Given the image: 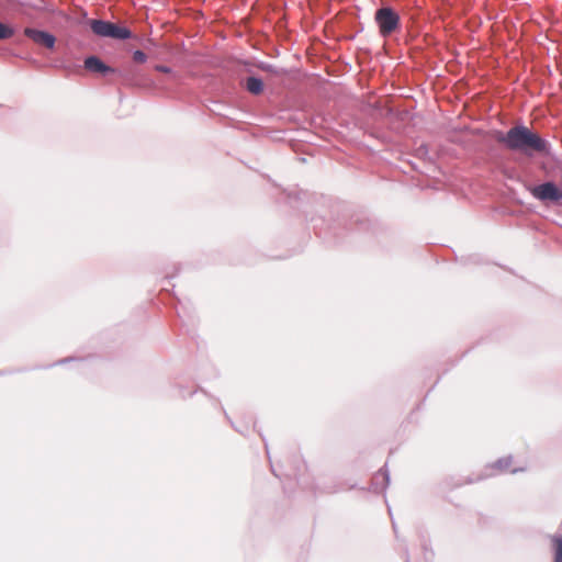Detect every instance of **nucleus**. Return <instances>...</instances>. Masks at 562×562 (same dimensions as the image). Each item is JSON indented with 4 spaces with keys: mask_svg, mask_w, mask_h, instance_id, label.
<instances>
[{
    "mask_svg": "<svg viewBox=\"0 0 562 562\" xmlns=\"http://www.w3.org/2000/svg\"><path fill=\"white\" fill-rule=\"evenodd\" d=\"M25 34L29 37L35 38V30H33V29H25Z\"/></svg>",
    "mask_w": 562,
    "mask_h": 562,
    "instance_id": "f8f14e48",
    "label": "nucleus"
},
{
    "mask_svg": "<svg viewBox=\"0 0 562 562\" xmlns=\"http://www.w3.org/2000/svg\"><path fill=\"white\" fill-rule=\"evenodd\" d=\"M374 19L380 34L384 37L391 35L400 27V16L392 8L384 7L376 10Z\"/></svg>",
    "mask_w": 562,
    "mask_h": 562,
    "instance_id": "7ed1b4c3",
    "label": "nucleus"
},
{
    "mask_svg": "<svg viewBox=\"0 0 562 562\" xmlns=\"http://www.w3.org/2000/svg\"><path fill=\"white\" fill-rule=\"evenodd\" d=\"M55 42L56 38L54 35L46 32L37 31V44H41L48 49H53L55 46Z\"/></svg>",
    "mask_w": 562,
    "mask_h": 562,
    "instance_id": "423d86ee",
    "label": "nucleus"
},
{
    "mask_svg": "<svg viewBox=\"0 0 562 562\" xmlns=\"http://www.w3.org/2000/svg\"><path fill=\"white\" fill-rule=\"evenodd\" d=\"M146 58H147L146 54L142 50H136L133 54V59L136 63H139V64L145 63Z\"/></svg>",
    "mask_w": 562,
    "mask_h": 562,
    "instance_id": "9d476101",
    "label": "nucleus"
},
{
    "mask_svg": "<svg viewBox=\"0 0 562 562\" xmlns=\"http://www.w3.org/2000/svg\"><path fill=\"white\" fill-rule=\"evenodd\" d=\"M553 546L555 550L554 562H562V537H554Z\"/></svg>",
    "mask_w": 562,
    "mask_h": 562,
    "instance_id": "6e6552de",
    "label": "nucleus"
},
{
    "mask_svg": "<svg viewBox=\"0 0 562 562\" xmlns=\"http://www.w3.org/2000/svg\"><path fill=\"white\" fill-rule=\"evenodd\" d=\"M535 198L541 201H559L562 199V189L553 182H546L531 189Z\"/></svg>",
    "mask_w": 562,
    "mask_h": 562,
    "instance_id": "20e7f679",
    "label": "nucleus"
},
{
    "mask_svg": "<svg viewBox=\"0 0 562 562\" xmlns=\"http://www.w3.org/2000/svg\"><path fill=\"white\" fill-rule=\"evenodd\" d=\"M246 88L252 94H260L263 91V82L259 78L250 77L246 81Z\"/></svg>",
    "mask_w": 562,
    "mask_h": 562,
    "instance_id": "0eeeda50",
    "label": "nucleus"
},
{
    "mask_svg": "<svg viewBox=\"0 0 562 562\" xmlns=\"http://www.w3.org/2000/svg\"><path fill=\"white\" fill-rule=\"evenodd\" d=\"M89 23L92 32L98 36L117 40H126L131 37L128 29L119 26L115 23L103 20H91Z\"/></svg>",
    "mask_w": 562,
    "mask_h": 562,
    "instance_id": "f03ea898",
    "label": "nucleus"
},
{
    "mask_svg": "<svg viewBox=\"0 0 562 562\" xmlns=\"http://www.w3.org/2000/svg\"><path fill=\"white\" fill-rule=\"evenodd\" d=\"M494 139L508 150L528 157L548 151V143L537 132L522 124L515 125L507 132H495Z\"/></svg>",
    "mask_w": 562,
    "mask_h": 562,
    "instance_id": "f257e3e1",
    "label": "nucleus"
},
{
    "mask_svg": "<svg viewBox=\"0 0 562 562\" xmlns=\"http://www.w3.org/2000/svg\"><path fill=\"white\" fill-rule=\"evenodd\" d=\"M85 68L92 72L108 74L114 72V70L106 66L100 58L90 56L85 60Z\"/></svg>",
    "mask_w": 562,
    "mask_h": 562,
    "instance_id": "39448f33",
    "label": "nucleus"
},
{
    "mask_svg": "<svg viewBox=\"0 0 562 562\" xmlns=\"http://www.w3.org/2000/svg\"><path fill=\"white\" fill-rule=\"evenodd\" d=\"M13 29L0 22V40L10 38L13 35Z\"/></svg>",
    "mask_w": 562,
    "mask_h": 562,
    "instance_id": "1a4fd4ad",
    "label": "nucleus"
},
{
    "mask_svg": "<svg viewBox=\"0 0 562 562\" xmlns=\"http://www.w3.org/2000/svg\"><path fill=\"white\" fill-rule=\"evenodd\" d=\"M156 70H158L160 72H166V74L170 72V68L162 66V65L156 66Z\"/></svg>",
    "mask_w": 562,
    "mask_h": 562,
    "instance_id": "9b49d317",
    "label": "nucleus"
}]
</instances>
